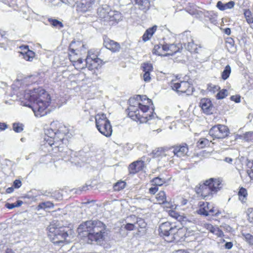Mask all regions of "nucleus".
<instances>
[{
  "label": "nucleus",
  "instance_id": "obj_1",
  "mask_svg": "<svg viewBox=\"0 0 253 253\" xmlns=\"http://www.w3.org/2000/svg\"><path fill=\"white\" fill-rule=\"evenodd\" d=\"M81 238H87L88 243L95 242L101 245L108 236V231L105 225L100 221L91 220L82 223L77 229Z\"/></svg>",
  "mask_w": 253,
  "mask_h": 253
},
{
  "label": "nucleus",
  "instance_id": "obj_2",
  "mask_svg": "<svg viewBox=\"0 0 253 253\" xmlns=\"http://www.w3.org/2000/svg\"><path fill=\"white\" fill-rule=\"evenodd\" d=\"M46 94L44 89L38 88L30 91L25 95V98L30 101L29 104L25 105L32 108L36 117H40L46 114L45 109L48 105V102L44 101L42 98L43 95Z\"/></svg>",
  "mask_w": 253,
  "mask_h": 253
},
{
  "label": "nucleus",
  "instance_id": "obj_3",
  "mask_svg": "<svg viewBox=\"0 0 253 253\" xmlns=\"http://www.w3.org/2000/svg\"><path fill=\"white\" fill-rule=\"evenodd\" d=\"M128 110V116L135 121H139L140 123H146L158 118L156 113L153 112L147 113L149 110L148 106L143 105L139 102L129 104Z\"/></svg>",
  "mask_w": 253,
  "mask_h": 253
},
{
  "label": "nucleus",
  "instance_id": "obj_4",
  "mask_svg": "<svg viewBox=\"0 0 253 253\" xmlns=\"http://www.w3.org/2000/svg\"><path fill=\"white\" fill-rule=\"evenodd\" d=\"M221 185V182L219 179L211 178L197 186L195 191L197 194H201L204 199L207 200L220 190Z\"/></svg>",
  "mask_w": 253,
  "mask_h": 253
},
{
  "label": "nucleus",
  "instance_id": "obj_5",
  "mask_svg": "<svg viewBox=\"0 0 253 253\" xmlns=\"http://www.w3.org/2000/svg\"><path fill=\"white\" fill-rule=\"evenodd\" d=\"M48 236L54 244L63 243L68 236L66 227H57L54 224H50L48 227Z\"/></svg>",
  "mask_w": 253,
  "mask_h": 253
},
{
  "label": "nucleus",
  "instance_id": "obj_6",
  "mask_svg": "<svg viewBox=\"0 0 253 253\" xmlns=\"http://www.w3.org/2000/svg\"><path fill=\"white\" fill-rule=\"evenodd\" d=\"M95 125L97 130L106 137H110L112 133V127L110 121L104 113L95 116Z\"/></svg>",
  "mask_w": 253,
  "mask_h": 253
},
{
  "label": "nucleus",
  "instance_id": "obj_7",
  "mask_svg": "<svg viewBox=\"0 0 253 253\" xmlns=\"http://www.w3.org/2000/svg\"><path fill=\"white\" fill-rule=\"evenodd\" d=\"M180 229L175 223L165 222L160 225L159 230L161 236L168 238L171 241L175 239L174 235Z\"/></svg>",
  "mask_w": 253,
  "mask_h": 253
},
{
  "label": "nucleus",
  "instance_id": "obj_8",
  "mask_svg": "<svg viewBox=\"0 0 253 253\" xmlns=\"http://www.w3.org/2000/svg\"><path fill=\"white\" fill-rule=\"evenodd\" d=\"M171 86L172 89L177 92L182 93H186L189 94L193 91V87L188 82H181L180 83H174L173 81L171 83Z\"/></svg>",
  "mask_w": 253,
  "mask_h": 253
},
{
  "label": "nucleus",
  "instance_id": "obj_9",
  "mask_svg": "<svg viewBox=\"0 0 253 253\" xmlns=\"http://www.w3.org/2000/svg\"><path fill=\"white\" fill-rule=\"evenodd\" d=\"M85 60L86 65H88V67L89 70L98 68V66L108 62L107 60L104 61L103 59L98 58L96 55L91 53L90 52H88Z\"/></svg>",
  "mask_w": 253,
  "mask_h": 253
},
{
  "label": "nucleus",
  "instance_id": "obj_10",
  "mask_svg": "<svg viewBox=\"0 0 253 253\" xmlns=\"http://www.w3.org/2000/svg\"><path fill=\"white\" fill-rule=\"evenodd\" d=\"M111 0H100L101 6L97 9V14L101 18L107 21L111 9L109 5Z\"/></svg>",
  "mask_w": 253,
  "mask_h": 253
},
{
  "label": "nucleus",
  "instance_id": "obj_11",
  "mask_svg": "<svg viewBox=\"0 0 253 253\" xmlns=\"http://www.w3.org/2000/svg\"><path fill=\"white\" fill-rule=\"evenodd\" d=\"M165 152H172L173 155L176 156L177 157H181L188 155V148L186 144H183L171 147Z\"/></svg>",
  "mask_w": 253,
  "mask_h": 253
},
{
  "label": "nucleus",
  "instance_id": "obj_12",
  "mask_svg": "<svg viewBox=\"0 0 253 253\" xmlns=\"http://www.w3.org/2000/svg\"><path fill=\"white\" fill-rule=\"evenodd\" d=\"M68 133V130L66 127L64 125H60L58 129H56V133L57 134V137H54V143H51L49 142L48 144L50 146L55 144L56 147H60V144H58V143L60 141H63L65 136Z\"/></svg>",
  "mask_w": 253,
  "mask_h": 253
},
{
  "label": "nucleus",
  "instance_id": "obj_13",
  "mask_svg": "<svg viewBox=\"0 0 253 253\" xmlns=\"http://www.w3.org/2000/svg\"><path fill=\"white\" fill-rule=\"evenodd\" d=\"M200 106L203 112L206 114H212L214 111V106L211 100L209 98H202L200 101Z\"/></svg>",
  "mask_w": 253,
  "mask_h": 253
},
{
  "label": "nucleus",
  "instance_id": "obj_14",
  "mask_svg": "<svg viewBox=\"0 0 253 253\" xmlns=\"http://www.w3.org/2000/svg\"><path fill=\"white\" fill-rule=\"evenodd\" d=\"M201 208L198 213L200 214L208 216L209 215L216 214L215 210L212 205L210 204L208 202L203 203V204L200 205Z\"/></svg>",
  "mask_w": 253,
  "mask_h": 253
},
{
  "label": "nucleus",
  "instance_id": "obj_15",
  "mask_svg": "<svg viewBox=\"0 0 253 253\" xmlns=\"http://www.w3.org/2000/svg\"><path fill=\"white\" fill-rule=\"evenodd\" d=\"M182 44L179 43L178 44H166L162 45V50L166 51H169V55H173L178 52L182 49Z\"/></svg>",
  "mask_w": 253,
  "mask_h": 253
},
{
  "label": "nucleus",
  "instance_id": "obj_16",
  "mask_svg": "<svg viewBox=\"0 0 253 253\" xmlns=\"http://www.w3.org/2000/svg\"><path fill=\"white\" fill-rule=\"evenodd\" d=\"M145 166L143 160H137L130 164L128 167L129 172L131 174H135L143 169Z\"/></svg>",
  "mask_w": 253,
  "mask_h": 253
},
{
  "label": "nucleus",
  "instance_id": "obj_17",
  "mask_svg": "<svg viewBox=\"0 0 253 253\" xmlns=\"http://www.w3.org/2000/svg\"><path fill=\"white\" fill-rule=\"evenodd\" d=\"M104 45L106 48L113 52L119 51L121 48L120 45L118 42L109 39L104 40Z\"/></svg>",
  "mask_w": 253,
  "mask_h": 253
},
{
  "label": "nucleus",
  "instance_id": "obj_18",
  "mask_svg": "<svg viewBox=\"0 0 253 253\" xmlns=\"http://www.w3.org/2000/svg\"><path fill=\"white\" fill-rule=\"evenodd\" d=\"M94 2L95 0H81L78 8L82 12H86L89 10Z\"/></svg>",
  "mask_w": 253,
  "mask_h": 253
},
{
  "label": "nucleus",
  "instance_id": "obj_19",
  "mask_svg": "<svg viewBox=\"0 0 253 253\" xmlns=\"http://www.w3.org/2000/svg\"><path fill=\"white\" fill-rule=\"evenodd\" d=\"M23 48L25 50V52H21V57L25 59L26 61H32L35 56V53L30 50L27 45H25Z\"/></svg>",
  "mask_w": 253,
  "mask_h": 253
},
{
  "label": "nucleus",
  "instance_id": "obj_20",
  "mask_svg": "<svg viewBox=\"0 0 253 253\" xmlns=\"http://www.w3.org/2000/svg\"><path fill=\"white\" fill-rule=\"evenodd\" d=\"M157 26L155 25L151 28L146 30L142 36V40L144 42L148 41L153 36L154 33L156 32Z\"/></svg>",
  "mask_w": 253,
  "mask_h": 253
},
{
  "label": "nucleus",
  "instance_id": "obj_21",
  "mask_svg": "<svg viewBox=\"0 0 253 253\" xmlns=\"http://www.w3.org/2000/svg\"><path fill=\"white\" fill-rule=\"evenodd\" d=\"M132 2L137 4L139 8L143 10H146L150 7V2L149 0H131Z\"/></svg>",
  "mask_w": 253,
  "mask_h": 253
},
{
  "label": "nucleus",
  "instance_id": "obj_22",
  "mask_svg": "<svg viewBox=\"0 0 253 253\" xmlns=\"http://www.w3.org/2000/svg\"><path fill=\"white\" fill-rule=\"evenodd\" d=\"M235 2L233 1H230L225 3H222L221 1H218L216 4V6L220 10L223 11L233 8Z\"/></svg>",
  "mask_w": 253,
  "mask_h": 253
},
{
  "label": "nucleus",
  "instance_id": "obj_23",
  "mask_svg": "<svg viewBox=\"0 0 253 253\" xmlns=\"http://www.w3.org/2000/svg\"><path fill=\"white\" fill-rule=\"evenodd\" d=\"M218 128L220 139L224 138L228 135L229 129L227 126L223 125H218Z\"/></svg>",
  "mask_w": 253,
  "mask_h": 253
},
{
  "label": "nucleus",
  "instance_id": "obj_24",
  "mask_svg": "<svg viewBox=\"0 0 253 253\" xmlns=\"http://www.w3.org/2000/svg\"><path fill=\"white\" fill-rule=\"evenodd\" d=\"M147 100L148 102H151L152 101L151 99L147 98L146 95H137L133 97V98H130L128 101L129 104L135 103L136 102H139V101H143V100Z\"/></svg>",
  "mask_w": 253,
  "mask_h": 253
},
{
  "label": "nucleus",
  "instance_id": "obj_25",
  "mask_svg": "<svg viewBox=\"0 0 253 253\" xmlns=\"http://www.w3.org/2000/svg\"><path fill=\"white\" fill-rule=\"evenodd\" d=\"M121 14L118 11L111 10L109 15L108 16V19L107 21H118L121 19Z\"/></svg>",
  "mask_w": 253,
  "mask_h": 253
},
{
  "label": "nucleus",
  "instance_id": "obj_26",
  "mask_svg": "<svg viewBox=\"0 0 253 253\" xmlns=\"http://www.w3.org/2000/svg\"><path fill=\"white\" fill-rule=\"evenodd\" d=\"M234 40L231 38H228L226 41V45L229 51L235 52L236 51V47L235 46Z\"/></svg>",
  "mask_w": 253,
  "mask_h": 253
},
{
  "label": "nucleus",
  "instance_id": "obj_27",
  "mask_svg": "<svg viewBox=\"0 0 253 253\" xmlns=\"http://www.w3.org/2000/svg\"><path fill=\"white\" fill-rule=\"evenodd\" d=\"M185 48L190 52L199 53V50L201 49V47L199 46V48L197 45L195 44L193 42H188L187 45L185 44Z\"/></svg>",
  "mask_w": 253,
  "mask_h": 253
},
{
  "label": "nucleus",
  "instance_id": "obj_28",
  "mask_svg": "<svg viewBox=\"0 0 253 253\" xmlns=\"http://www.w3.org/2000/svg\"><path fill=\"white\" fill-rule=\"evenodd\" d=\"M209 134L214 138L220 139L218 125L212 126L209 131Z\"/></svg>",
  "mask_w": 253,
  "mask_h": 253
},
{
  "label": "nucleus",
  "instance_id": "obj_29",
  "mask_svg": "<svg viewBox=\"0 0 253 253\" xmlns=\"http://www.w3.org/2000/svg\"><path fill=\"white\" fill-rule=\"evenodd\" d=\"M247 195V190L243 187L240 188L238 192V196L239 200L241 201L242 202L244 203L246 201Z\"/></svg>",
  "mask_w": 253,
  "mask_h": 253
},
{
  "label": "nucleus",
  "instance_id": "obj_30",
  "mask_svg": "<svg viewBox=\"0 0 253 253\" xmlns=\"http://www.w3.org/2000/svg\"><path fill=\"white\" fill-rule=\"evenodd\" d=\"M156 199L160 204H164L167 203V197L165 192L163 191H161L156 196Z\"/></svg>",
  "mask_w": 253,
  "mask_h": 253
},
{
  "label": "nucleus",
  "instance_id": "obj_31",
  "mask_svg": "<svg viewBox=\"0 0 253 253\" xmlns=\"http://www.w3.org/2000/svg\"><path fill=\"white\" fill-rule=\"evenodd\" d=\"M244 14L246 21L249 24L253 23V16L252 12L249 9H244Z\"/></svg>",
  "mask_w": 253,
  "mask_h": 253
},
{
  "label": "nucleus",
  "instance_id": "obj_32",
  "mask_svg": "<svg viewBox=\"0 0 253 253\" xmlns=\"http://www.w3.org/2000/svg\"><path fill=\"white\" fill-rule=\"evenodd\" d=\"M56 129H53V128H47L45 130V134L47 136L53 139L54 141V137H57V134L56 133Z\"/></svg>",
  "mask_w": 253,
  "mask_h": 253
},
{
  "label": "nucleus",
  "instance_id": "obj_33",
  "mask_svg": "<svg viewBox=\"0 0 253 253\" xmlns=\"http://www.w3.org/2000/svg\"><path fill=\"white\" fill-rule=\"evenodd\" d=\"M130 218L136 219V221L135 223V225H138V227L141 228H143L146 227V223L144 221L143 219L141 218H136L135 215H131L129 217Z\"/></svg>",
  "mask_w": 253,
  "mask_h": 253
},
{
  "label": "nucleus",
  "instance_id": "obj_34",
  "mask_svg": "<svg viewBox=\"0 0 253 253\" xmlns=\"http://www.w3.org/2000/svg\"><path fill=\"white\" fill-rule=\"evenodd\" d=\"M126 183L124 181H120L114 184L113 189L114 191H119L126 187Z\"/></svg>",
  "mask_w": 253,
  "mask_h": 253
},
{
  "label": "nucleus",
  "instance_id": "obj_35",
  "mask_svg": "<svg viewBox=\"0 0 253 253\" xmlns=\"http://www.w3.org/2000/svg\"><path fill=\"white\" fill-rule=\"evenodd\" d=\"M243 239L250 245H253V236L250 233H242Z\"/></svg>",
  "mask_w": 253,
  "mask_h": 253
},
{
  "label": "nucleus",
  "instance_id": "obj_36",
  "mask_svg": "<svg viewBox=\"0 0 253 253\" xmlns=\"http://www.w3.org/2000/svg\"><path fill=\"white\" fill-rule=\"evenodd\" d=\"M48 21H49L50 24L53 27H57L58 28H61L63 27V25L62 23V22L57 19L48 18Z\"/></svg>",
  "mask_w": 253,
  "mask_h": 253
},
{
  "label": "nucleus",
  "instance_id": "obj_37",
  "mask_svg": "<svg viewBox=\"0 0 253 253\" xmlns=\"http://www.w3.org/2000/svg\"><path fill=\"white\" fill-rule=\"evenodd\" d=\"M231 71V70L230 66L228 65L226 66L223 71L222 73V79H223L224 80H226V79H227L230 76Z\"/></svg>",
  "mask_w": 253,
  "mask_h": 253
},
{
  "label": "nucleus",
  "instance_id": "obj_38",
  "mask_svg": "<svg viewBox=\"0 0 253 253\" xmlns=\"http://www.w3.org/2000/svg\"><path fill=\"white\" fill-rule=\"evenodd\" d=\"M210 142L208 139L202 138L200 139L197 142V146L199 148H203L206 146L209 145Z\"/></svg>",
  "mask_w": 253,
  "mask_h": 253
},
{
  "label": "nucleus",
  "instance_id": "obj_39",
  "mask_svg": "<svg viewBox=\"0 0 253 253\" xmlns=\"http://www.w3.org/2000/svg\"><path fill=\"white\" fill-rule=\"evenodd\" d=\"M141 68L144 73H150L153 69L152 64L148 62L144 63L142 65Z\"/></svg>",
  "mask_w": 253,
  "mask_h": 253
},
{
  "label": "nucleus",
  "instance_id": "obj_40",
  "mask_svg": "<svg viewBox=\"0 0 253 253\" xmlns=\"http://www.w3.org/2000/svg\"><path fill=\"white\" fill-rule=\"evenodd\" d=\"M24 125L22 124L15 123L13 124V129L17 133L22 132L23 130Z\"/></svg>",
  "mask_w": 253,
  "mask_h": 253
},
{
  "label": "nucleus",
  "instance_id": "obj_41",
  "mask_svg": "<svg viewBox=\"0 0 253 253\" xmlns=\"http://www.w3.org/2000/svg\"><path fill=\"white\" fill-rule=\"evenodd\" d=\"M152 182L156 186H161L166 183V180L165 178L157 177L153 179Z\"/></svg>",
  "mask_w": 253,
  "mask_h": 253
},
{
  "label": "nucleus",
  "instance_id": "obj_42",
  "mask_svg": "<svg viewBox=\"0 0 253 253\" xmlns=\"http://www.w3.org/2000/svg\"><path fill=\"white\" fill-rule=\"evenodd\" d=\"M219 89L220 87L218 85L212 84H209L208 85L207 89L211 93H214L215 92L217 91Z\"/></svg>",
  "mask_w": 253,
  "mask_h": 253
},
{
  "label": "nucleus",
  "instance_id": "obj_43",
  "mask_svg": "<svg viewBox=\"0 0 253 253\" xmlns=\"http://www.w3.org/2000/svg\"><path fill=\"white\" fill-rule=\"evenodd\" d=\"M227 95V90L226 89H222L217 93L216 97L217 99H221L225 98Z\"/></svg>",
  "mask_w": 253,
  "mask_h": 253
},
{
  "label": "nucleus",
  "instance_id": "obj_44",
  "mask_svg": "<svg viewBox=\"0 0 253 253\" xmlns=\"http://www.w3.org/2000/svg\"><path fill=\"white\" fill-rule=\"evenodd\" d=\"M162 45H159V44L155 45L154 46V49L153 50V53H155L158 55H161V53L160 50L161 49V47L162 48Z\"/></svg>",
  "mask_w": 253,
  "mask_h": 253
},
{
  "label": "nucleus",
  "instance_id": "obj_45",
  "mask_svg": "<svg viewBox=\"0 0 253 253\" xmlns=\"http://www.w3.org/2000/svg\"><path fill=\"white\" fill-rule=\"evenodd\" d=\"M125 228L127 230H133L136 228L135 224L128 223L125 225Z\"/></svg>",
  "mask_w": 253,
  "mask_h": 253
},
{
  "label": "nucleus",
  "instance_id": "obj_46",
  "mask_svg": "<svg viewBox=\"0 0 253 253\" xmlns=\"http://www.w3.org/2000/svg\"><path fill=\"white\" fill-rule=\"evenodd\" d=\"M143 77L145 82H150L151 80L150 73H144Z\"/></svg>",
  "mask_w": 253,
  "mask_h": 253
},
{
  "label": "nucleus",
  "instance_id": "obj_47",
  "mask_svg": "<svg viewBox=\"0 0 253 253\" xmlns=\"http://www.w3.org/2000/svg\"><path fill=\"white\" fill-rule=\"evenodd\" d=\"M22 185L21 181L19 179H16L13 182V186L15 188H19Z\"/></svg>",
  "mask_w": 253,
  "mask_h": 253
},
{
  "label": "nucleus",
  "instance_id": "obj_48",
  "mask_svg": "<svg viewBox=\"0 0 253 253\" xmlns=\"http://www.w3.org/2000/svg\"><path fill=\"white\" fill-rule=\"evenodd\" d=\"M213 234H215L217 236L220 237L223 235V233L218 228H216L215 229H214Z\"/></svg>",
  "mask_w": 253,
  "mask_h": 253
},
{
  "label": "nucleus",
  "instance_id": "obj_49",
  "mask_svg": "<svg viewBox=\"0 0 253 253\" xmlns=\"http://www.w3.org/2000/svg\"><path fill=\"white\" fill-rule=\"evenodd\" d=\"M230 99L232 101H235L236 103H239L240 102V96L238 95H232L231 96Z\"/></svg>",
  "mask_w": 253,
  "mask_h": 253
},
{
  "label": "nucleus",
  "instance_id": "obj_50",
  "mask_svg": "<svg viewBox=\"0 0 253 253\" xmlns=\"http://www.w3.org/2000/svg\"><path fill=\"white\" fill-rule=\"evenodd\" d=\"M251 164H252V165L251 166H250V162H249V164H248L249 167H250V168H251V172H249V170H248V173L249 175V176H250V177L252 179H253V175L251 174H252L251 172H252V173L253 174V161Z\"/></svg>",
  "mask_w": 253,
  "mask_h": 253
},
{
  "label": "nucleus",
  "instance_id": "obj_51",
  "mask_svg": "<svg viewBox=\"0 0 253 253\" xmlns=\"http://www.w3.org/2000/svg\"><path fill=\"white\" fill-rule=\"evenodd\" d=\"M233 246V243L231 242H227L224 244L225 248L228 250L231 249L232 248Z\"/></svg>",
  "mask_w": 253,
  "mask_h": 253
},
{
  "label": "nucleus",
  "instance_id": "obj_52",
  "mask_svg": "<svg viewBox=\"0 0 253 253\" xmlns=\"http://www.w3.org/2000/svg\"><path fill=\"white\" fill-rule=\"evenodd\" d=\"M158 188L157 186L156 185L155 186L151 187L149 189V192L151 194H154L158 191Z\"/></svg>",
  "mask_w": 253,
  "mask_h": 253
},
{
  "label": "nucleus",
  "instance_id": "obj_53",
  "mask_svg": "<svg viewBox=\"0 0 253 253\" xmlns=\"http://www.w3.org/2000/svg\"><path fill=\"white\" fill-rule=\"evenodd\" d=\"M44 204V209L46 208H51L53 207V204L50 202H43Z\"/></svg>",
  "mask_w": 253,
  "mask_h": 253
},
{
  "label": "nucleus",
  "instance_id": "obj_54",
  "mask_svg": "<svg viewBox=\"0 0 253 253\" xmlns=\"http://www.w3.org/2000/svg\"><path fill=\"white\" fill-rule=\"evenodd\" d=\"M5 206L8 209H12L15 207V203H7L5 204Z\"/></svg>",
  "mask_w": 253,
  "mask_h": 253
},
{
  "label": "nucleus",
  "instance_id": "obj_55",
  "mask_svg": "<svg viewBox=\"0 0 253 253\" xmlns=\"http://www.w3.org/2000/svg\"><path fill=\"white\" fill-rule=\"evenodd\" d=\"M7 128V125L4 123H0V130H4Z\"/></svg>",
  "mask_w": 253,
  "mask_h": 253
},
{
  "label": "nucleus",
  "instance_id": "obj_56",
  "mask_svg": "<svg viewBox=\"0 0 253 253\" xmlns=\"http://www.w3.org/2000/svg\"><path fill=\"white\" fill-rule=\"evenodd\" d=\"M50 2L52 3L53 5H59L60 3H61V1L60 0H50Z\"/></svg>",
  "mask_w": 253,
  "mask_h": 253
},
{
  "label": "nucleus",
  "instance_id": "obj_57",
  "mask_svg": "<svg viewBox=\"0 0 253 253\" xmlns=\"http://www.w3.org/2000/svg\"><path fill=\"white\" fill-rule=\"evenodd\" d=\"M23 204V202L20 200H18L16 201V202L15 203V207H20Z\"/></svg>",
  "mask_w": 253,
  "mask_h": 253
},
{
  "label": "nucleus",
  "instance_id": "obj_58",
  "mask_svg": "<svg viewBox=\"0 0 253 253\" xmlns=\"http://www.w3.org/2000/svg\"><path fill=\"white\" fill-rule=\"evenodd\" d=\"M224 33L227 35H229L231 34V30L229 28H225L224 29Z\"/></svg>",
  "mask_w": 253,
  "mask_h": 253
},
{
  "label": "nucleus",
  "instance_id": "obj_59",
  "mask_svg": "<svg viewBox=\"0 0 253 253\" xmlns=\"http://www.w3.org/2000/svg\"><path fill=\"white\" fill-rule=\"evenodd\" d=\"M13 190H14V189L13 187H9L6 189V192L7 193H11L12 192H13Z\"/></svg>",
  "mask_w": 253,
  "mask_h": 253
},
{
  "label": "nucleus",
  "instance_id": "obj_60",
  "mask_svg": "<svg viewBox=\"0 0 253 253\" xmlns=\"http://www.w3.org/2000/svg\"><path fill=\"white\" fill-rule=\"evenodd\" d=\"M44 204L43 203H40L38 206V209H44Z\"/></svg>",
  "mask_w": 253,
  "mask_h": 253
},
{
  "label": "nucleus",
  "instance_id": "obj_61",
  "mask_svg": "<svg viewBox=\"0 0 253 253\" xmlns=\"http://www.w3.org/2000/svg\"><path fill=\"white\" fill-rule=\"evenodd\" d=\"M63 152L67 153L69 155L71 154L72 151L70 149H69L67 148H66Z\"/></svg>",
  "mask_w": 253,
  "mask_h": 253
},
{
  "label": "nucleus",
  "instance_id": "obj_62",
  "mask_svg": "<svg viewBox=\"0 0 253 253\" xmlns=\"http://www.w3.org/2000/svg\"><path fill=\"white\" fill-rule=\"evenodd\" d=\"M70 50L71 51V52L73 54H77V53H76V50L73 49V48H71V47H70Z\"/></svg>",
  "mask_w": 253,
  "mask_h": 253
},
{
  "label": "nucleus",
  "instance_id": "obj_63",
  "mask_svg": "<svg viewBox=\"0 0 253 253\" xmlns=\"http://www.w3.org/2000/svg\"><path fill=\"white\" fill-rule=\"evenodd\" d=\"M225 161L228 163H231L232 162V159L231 158H226L225 159Z\"/></svg>",
  "mask_w": 253,
  "mask_h": 253
},
{
  "label": "nucleus",
  "instance_id": "obj_64",
  "mask_svg": "<svg viewBox=\"0 0 253 253\" xmlns=\"http://www.w3.org/2000/svg\"><path fill=\"white\" fill-rule=\"evenodd\" d=\"M6 253H14L11 249H7Z\"/></svg>",
  "mask_w": 253,
  "mask_h": 253
}]
</instances>
